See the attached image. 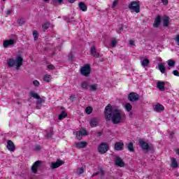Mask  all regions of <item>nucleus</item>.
<instances>
[{"instance_id":"40","label":"nucleus","mask_w":179,"mask_h":179,"mask_svg":"<svg viewBox=\"0 0 179 179\" xmlns=\"http://www.w3.org/2000/svg\"><path fill=\"white\" fill-rule=\"evenodd\" d=\"M33 36H34V38H38V34L37 33L36 31H33Z\"/></svg>"},{"instance_id":"41","label":"nucleus","mask_w":179,"mask_h":179,"mask_svg":"<svg viewBox=\"0 0 179 179\" xmlns=\"http://www.w3.org/2000/svg\"><path fill=\"white\" fill-rule=\"evenodd\" d=\"M48 69H50L51 71H53V69H55V66L52 64H49L48 66Z\"/></svg>"},{"instance_id":"10","label":"nucleus","mask_w":179,"mask_h":179,"mask_svg":"<svg viewBox=\"0 0 179 179\" xmlns=\"http://www.w3.org/2000/svg\"><path fill=\"white\" fill-rule=\"evenodd\" d=\"M65 162L58 159L56 162H52L50 168L53 170L55 169H58V167L62 166V164H64Z\"/></svg>"},{"instance_id":"32","label":"nucleus","mask_w":179,"mask_h":179,"mask_svg":"<svg viewBox=\"0 0 179 179\" xmlns=\"http://www.w3.org/2000/svg\"><path fill=\"white\" fill-rule=\"evenodd\" d=\"M43 31H45V30H48V27H50V22H45L43 25Z\"/></svg>"},{"instance_id":"46","label":"nucleus","mask_w":179,"mask_h":179,"mask_svg":"<svg viewBox=\"0 0 179 179\" xmlns=\"http://www.w3.org/2000/svg\"><path fill=\"white\" fill-rule=\"evenodd\" d=\"M13 13V10H8L6 12V13L7 15H10V14Z\"/></svg>"},{"instance_id":"18","label":"nucleus","mask_w":179,"mask_h":179,"mask_svg":"<svg viewBox=\"0 0 179 179\" xmlns=\"http://www.w3.org/2000/svg\"><path fill=\"white\" fill-rule=\"evenodd\" d=\"M86 146H87V143L85 141H82V142L76 143V147L78 149H83V148H86Z\"/></svg>"},{"instance_id":"50","label":"nucleus","mask_w":179,"mask_h":179,"mask_svg":"<svg viewBox=\"0 0 179 179\" xmlns=\"http://www.w3.org/2000/svg\"><path fill=\"white\" fill-rule=\"evenodd\" d=\"M70 100L73 102V100H75V99H76V96H75V95H72L70 96Z\"/></svg>"},{"instance_id":"53","label":"nucleus","mask_w":179,"mask_h":179,"mask_svg":"<svg viewBox=\"0 0 179 179\" xmlns=\"http://www.w3.org/2000/svg\"><path fill=\"white\" fill-rule=\"evenodd\" d=\"M99 172H95L93 173L92 177H96V176H99Z\"/></svg>"},{"instance_id":"44","label":"nucleus","mask_w":179,"mask_h":179,"mask_svg":"<svg viewBox=\"0 0 179 179\" xmlns=\"http://www.w3.org/2000/svg\"><path fill=\"white\" fill-rule=\"evenodd\" d=\"M117 3H118V1L115 0L113 1V5H112V8H115V6H117Z\"/></svg>"},{"instance_id":"14","label":"nucleus","mask_w":179,"mask_h":179,"mask_svg":"<svg viewBox=\"0 0 179 179\" xmlns=\"http://www.w3.org/2000/svg\"><path fill=\"white\" fill-rule=\"evenodd\" d=\"M114 148L115 150H117V152L120 150H124V143L120 141L116 142L115 143Z\"/></svg>"},{"instance_id":"20","label":"nucleus","mask_w":179,"mask_h":179,"mask_svg":"<svg viewBox=\"0 0 179 179\" xmlns=\"http://www.w3.org/2000/svg\"><path fill=\"white\" fill-rule=\"evenodd\" d=\"M99 124V121L97 120V118H93L90 122V125L92 127V128H94V127H97Z\"/></svg>"},{"instance_id":"51","label":"nucleus","mask_w":179,"mask_h":179,"mask_svg":"<svg viewBox=\"0 0 179 179\" xmlns=\"http://www.w3.org/2000/svg\"><path fill=\"white\" fill-rule=\"evenodd\" d=\"M83 167L79 168V174H83Z\"/></svg>"},{"instance_id":"61","label":"nucleus","mask_w":179,"mask_h":179,"mask_svg":"<svg viewBox=\"0 0 179 179\" xmlns=\"http://www.w3.org/2000/svg\"><path fill=\"white\" fill-rule=\"evenodd\" d=\"M50 0H43L44 2H48Z\"/></svg>"},{"instance_id":"1","label":"nucleus","mask_w":179,"mask_h":179,"mask_svg":"<svg viewBox=\"0 0 179 179\" xmlns=\"http://www.w3.org/2000/svg\"><path fill=\"white\" fill-rule=\"evenodd\" d=\"M104 114L106 121H111L116 125L121 124L127 119V116L122 110L117 107H113L110 103L105 108Z\"/></svg>"},{"instance_id":"34","label":"nucleus","mask_w":179,"mask_h":179,"mask_svg":"<svg viewBox=\"0 0 179 179\" xmlns=\"http://www.w3.org/2000/svg\"><path fill=\"white\" fill-rule=\"evenodd\" d=\"M88 87H89V83H87V82L85 81L81 83V87L83 89H87Z\"/></svg>"},{"instance_id":"45","label":"nucleus","mask_w":179,"mask_h":179,"mask_svg":"<svg viewBox=\"0 0 179 179\" xmlns=\"http://www.w3.org/2000/svg\"><path fill=\"white\" fill-rule=\"evenodd\" d=\"M173 74L175 76H179V72H178V71H177V70H174V71H173Z\"/></svg>"},{"instance_id":"24","label":"nucleus","mask_w":179,"mask_h":179,"mask_svg":"<svg viewBox=\"0 0 179 179\" xmlns=\"http://www.w3.org/2000/svg\"><path fill=\"white\" fill-rule=\"evenodd\" d=\"M155 111H157V113H159L160 111H164V106H163V105L161 104H157L155 105Z\"/></svg>"},{"instance_id":"5","label":"nucleus","mask_w":179,"mask_h":179,"mask_svg":"<svg viewBox=\"0 0 179 179\" xmlns=\"http://www.w3.org/2000/svg\"><path fill=\"white\" fill-rule=\"evenodd\" d=\"M129 10L139 13L141 12V3L139 1H131L128 6Z\"/></svg>"},{"instance_id":"38","label":"nucleus","mask_w":179,"mask_h":179,"mask_svg":"<svg viewBox=\"0 0 179 179\" xmlns=\"http://www.w3.org/2000/svg\"><path fill=\"white\" fill-rule=\"evenodd\" d=\"M117 45V40L115 38H113L111 41V47H115Z\"/></svg>"},{"instance_id":"33","label":"nucleus","mask_w":179,"mask_h":179,"mask_svg":"<svg viewBox=\"0 0 179 179\" xmlns=\"http://www.w3.org/2000/svg\"><path fill=\"white\" fill-rule=\"evenodd\" d=\"M92 111H93V108H92V106H88L85 109V113L87 114H92Z\"/></svg>"},{"instance_id":"12","label":"nucleus","mask_w":179,"mask_h":179,"mask_svg":"<svg viewBox=\"0 0 179 179\" xmlns=\"http://www.w3.org/2000/svg\"><path fill=\"white\" fill-rule=\"evenodd\" d=\"M13 45H15V39L6 40L3 43V47H4V48L13 47Z\"/></svg>"},{"instance_id":"7","label":"nucleus","mask_w":179,"mask_h":179,"mask_svg":"<svg viewBox=\"0 0 179 179\" xmlns=\"http://www.w3.org/2000/svg\"><path fill=\"white\" fill-rule=\"evenodd\" d=\"M41 164H43V162L41 161L35 162L33 166L31 167V170L32 173H34V174H37V171H38L37 169H38L40 166H41Z\"/></svg>"},{"instance_id":"29","label":"nucleus","mask_w":179,"mask_h":179,"mask_svg":"<svg viewBox=\"0 0 179 179\" xmlns=\"http://www.w3.org/2000/svg\"><path fill=\"white\" fill-rule=\"evenodd\" d=\"M124 108L126 110H127L129 113L130 111L132 110V105H131V103H127L124 105Z\"/></svg>"},{"instance_id":"56","label":"nucleus","mask_w":179,"mask_h":179,"mask_svg":"<svg viewBox=\"0 0 179 179\" xmlns=\"http://www.w3.org/2000/svg\"><path fill=\"white\" fill-rule=\"evenodd\" d=\"M100 173L101 176H104V171H103V169H101Z\"/></svg>"},{"instance_id":"39","label":"nucleus","mask_w":179,"mask_h":179,"mask_svg":"<svg viewBox=\"0 0 179 179\" xmlns=\"http://www.w3.org/2000/svg\"><path fill=\"white\" fill-rule=\"evenodd\" d=\"M33 85H34L36 87H38L40 86V82H38V80H35L33 82Z\"/></svg>"},{"instance_id":"63","label":"nucleus","mask_w":179,"mask_h":179,"mask_svg":"<svg viewBox=\"0 0 179 179\" xmlns=\"http://www.w3.org/2000/svg\"><path fill=\"white\" fill-rule=\"evenodd\" d=\"M17 104H20V102H17Z\"/></svg>"},{"instance_id":"36","label":"nucleus","mask_w":179,"mask_h":179,"mask_svg":"<svg viewBox=\"0 0 179 179\" xmlns=\"http://www.w3.org/2000/svg\"><path fill=\"white\" fill-rule=\"evenodd\" d=\"M90 90L91 92H95V90H97V87L96 86V85H92L90 87Z\"/></svg>"},{"instance_id":"25","label":"nucleus","mask_w":179,"mask_h":179,"mask_svg":"<svg viewBox=\"0 0 179 179\" xmlns=\"http://www.w3.org/2000/svg\"><path fill=\"white\" fill-rule=\"evenodd\" d=\"M167 64L169 68H174L176 66V61L173 59H169Z\"/></svg>"},{"instance_id":"59","label":"nucleus","mask_w":179,"mask_h":179,"mask_svg":"<svg viewBox=\"0 0 179 179\" xmlns=\"http://www.w3.org/2000/svg\"><path fill=\"white\" fill-rule=\"evenodd\" d=\"M75 1H76V0H69V2H70V3H73V2H75Z\"/></svg>"},{"instance_id":"15","label":"nucleus","mask_w":179,"mask_h":179,"mask_svg":"<svg viewBox=\"0 0 179 179\" xmlns=\"http://www.w3.org/2000/svg\"><path fill=\"white\" fill-rule=\"evenodd\" d=\"M91 55L92 57H94V58H100V53L96 50L95 46L91 47Z\"/></svg>"},{"instance_id":"37","label":"nucleus","mask_w":179,"mask_h":179,"mask_svg":"<svg viewBox=\"0 0 179 179\" xmlns=\"http://www.w3.org/2000/svg\"><path fill=\"white\" fill-rule=\"evenodd\" d=\"M64 19L66 22H67L68 23L72 22L73 17H64Z\"/></svg>"},{"instance_id":"52","label":"nucleus","mask_w":179,"mask_h":179,"mask_svg":"<svg viewBox=\"0 0 179 179\" xmlns=\"http://www.w3.org/2000/svg\"><path fill=\"white\" fill-rule=\"evenodd\" d=\"M129 44H130L131 45H135V41L131 40V41H129Z\"/></svg>"},{"instance_id":"31","label":"nucleus","mask_w":179,"mask_h":179,"mask_svg":"<svg viewBox=\"0 0 179 179\" xmlns=\"http://www.w3.org/2000/svg\"><path fill=\"white\" fill-rule=\"evenodd\" d=\"M141 65L142 66H148L149 65V59H143V61L141 62Z\"/></svg>"},{"instance_id":"22","label":"nucleus","mask_w":179,"mask_h":179,"mask_svg":"<svg viewBox=\"0 0 179 179\" xmlns=\"http://www.w3.org/2000/svg\"><path fill=\"white\" fill-rule=\"evenodd\" d=\"M171 167H172L173 169H177V167H178V162H177L176 158H171Z\"/></svg>"},{"instance_id":"30","label":"nucleus","mask_w":179,"mask_h":179,"mask_svg":"<svg viewBox=\"0 0 179 179\" xmlns=\"http://www.w3.org/2000/svg\"><path fill=\"white\" fill-rule=\"evenodd\" d=\"M68 115V114L66 113V112L65 111H62L60 115H59V120H62L63 118H65V117H66Z\"/></svg>"},{"instance_id":"28","label":"nucleus","mask_w":179,"mask_h":179,"mask_svg":"<svg viewBox=\"0 0 179 179\" xmlns=\"http://www.w3.org/2000/svg\"><path fill=\"white\" fill-rule=\"evenodd\" d=\"M43 80L44 82H46L47 83H50L51 80V76L46 74L43 76Z\"/></svg>"},{"instance_id":"23","label":"nucleus","mask_w":179,"mask_h":179,"mask_svg":"<svg viewBox=\"0 0 179 179\" xmlns=\"http://www.w3.org/2000/svg\"><path fill=\"white\" fill-rule=\"evenodd\" d=\"M163 26L164 27H167L169 26V24H170V18H169V17L165 16L163 18Z\"/></svg>"},{"instance_id":"8","label":"nucleus","mask_w":179,"mask_h":179,"mask_svg":"<svg viewBox=\"0 0 179 179\" xmlns=\"http://www.w3.org/2000/svg\"><path fill=\"white\" fill-rule=\"evenodd\" d=\"M128 100L129 101H138L139 100V94L136 92H130L128 95Z\"/></svg>"},{"instance_id":"16","label":"nucleus","mask_w":179,"mask_h":179,"mask_svg":"<svg viewBox=\"0 0 179 179\" xmlns=\"http://www.w3.org/2000/svg\"><path fill=\"white\" fill-rule=\"evenodd\" d=\"M165 83L163 81H159L157 83V87L159 89L160 92H164L166 90V88L164 87Z\"/></svg>"},{"instance_id":"54","label":"nucleus","mask_w":179,"mask_h":179,"mask_svg":"<svg viewBox=\"0 0 179 179\" xmlns=\"http://www.w3.org/2000/svg\"><path fill=\"white\" fill-rule=\"evenodd\" d=\"M132 115H133V113H132V112H129V117H130V118H132Z\"/></svg>"},{"instance_id":"2","label":"nucleus","mask_w":179,"mask_h":179,"mask_svg":"<svg viewBox=\"0 0 179 179\" xmlns=\"http://www.w3.org/2000/svg\"><path fill=\"white\" fill-rule=\"evenodd\" d=\"M7 64L9 68H13L15 65L16 69L19 71L20 66L23 65V57L17 55L15 60L13 58H10L7 61Z\"/></svg>"},{"instance_id":"35","label":"nucleus","mask_w":179,"mask_h":179,"mask_svg":"<svg viewBox=\"0 0 179 179\" xmlns=\"http://www.w3.org/2000/svg\"><path fill=\"white\" fill-rule=\"evenodd\" d=\"M24 23H25L24 19L20 18V19H18V20H17V24H18L20 26H23V24H24Z\"/></svg>"},{"instance_id":"17","label":"nucleus","mask_w":179,"mask_h":179,"mask_svg":"<svg viewBox=\"0 0 179 179\" xmlns=\"http://www.w3.org/2000/svg\"><path fill=\"white\" fill-rule=\"evenodd\" d=\"M160 23H162V18L160 17V15H157L155 18V23L153 24V27H159V26H160Z\"/></svg>"},{"instance_id":"9","label":"nucleus","mask_w":179,"mask_h":179,"mask_svg":"<svg viewBox=\"0 0 179 179\" xmlns=\"http://www.w3.org/2000/svg\"><path fill=\"white\" fill-rule=\"evenodd\" d=\"M139 143H140V146L143 150L148 151V150H152V149H153V148L151 145H149V144L148 143H146L145 141H141L139 142Z\"/></svg>"},{"instance_id":"13","label":"nucleus","mask_w":179,"mask_h":179,"mask_svg":"<svg viewBox=\"0 0 179 179\" xmlns=\"http://www.w3.org/2000/svg\"><path fill=\"white\" fill-rule=\"evenodd\" d=\"M115 163L118 167H124V166H125V162L118 156L115 157Z\"/></svg>"},{"instance_id":"11","label":"nucleus","mask_w":179,"mask_h":179,"mask_svg":"<svg viewBox=\"0 0 179 179\" xmlns=\"http://www.w3.org/2000/svg\"><path fill=\"white\" fill-rule=\"evenodd\" d=\"M6 148L10 152H15L16 150V145H15V143L11 140L7 141Z\"/></svg>"},{"instance_id":"3","label":"nucleus","mask_w":179,"mask_h":179,"mask_svg":"<svg viewBox=\"0 0 179 179\" xmlns=\"http://www.w3.org/2000/svg\"><path fill=\"white\" fill-rule=\"evenodd\" d=\"M29 95L31 96V97H33V99H36V108L37 110H40V108H41L43 103H45V97H41L40 95H38V94L36 93L34 91H31L29 92Z\"/></svg>"},{"instance_id":"48","label":"nucleus","mask_w":179,"mask_h":179,"mask_svg":"<svg viewBox=\"0 0 179 179\" xmlns=\"http://www.w3.org/2000/svg\"><path fill=\"white\" fill-rule=\"evenodd\" d=\"M69 61H73V55L72 54L69 55Z\"/></svg>"},{"instance_id":"64","label":"nucleus","mask_w":179,"mask_h":179,"mask_svg":"<svg viewBox=\"0 0 179 179\" xmlns=\"http://www.w3.org/2000/svg\"><path fill=\"white\" fill-rule=\"evenodd\" d=\"M3 1H6V0H3Z\"/></svg>"},{"instance_id":"6","label":"nucleus","mask_w":179,"mask_h":179,"mask_svg":"<svg viewBox=\"0 0 179 179\" xmlns=\"http://www.w3.org/2000/svg\"><path fill=\"white\" fill-rule=\"evenodd\" d=\"M109 146L107 143H101L98 146V152L101 153V155H104V153H107L108 151Z\"/></svg>"},{"instance_id":"26","label":"nucleus","mask_w":179,"mask_h":179,"mask_svg":"<svg viewBox=\"0 0 179 179\" xmlns=\"http://www.w3.org/2000/svg\"><path fill=\"white\" fill-rule=\"evenodd\" d=\"M127 149H128L129 151L134 153V152H135V148H134V143H132L131 142L127 144Z\"/></svg>"},{"instance_id":"43","label":"nucleus","mask_w":179,"mask_h":179,"mask_svg":"<svg viewBox=\"0 0 179 179\" xmlns=\"http://www.w3.org/2000/svg\"><path fill=\"white\" fill-rule=\"evenodd\" d=\"M34 150H36L38 152H40V150H41V146L40 145H36L35 146V148H34Z\"/></svg>"},{"instance_id":"58","label":"nucleus","mask_w":179,"mask_h":179,"mask_svg":"<svg viewBox=\"0 0 179 179\" xmlns=\"http://www.w3.org/2000/svg\"><path fill=\"white\" fill-rule=\"evenodd\" d=\"M101 135H103V132L101 131L98 132V136H101Z\"/></svg>"},{"instance_id":"4","label":"nucleus","mask_w":179,"mask_h":179,"mask_svg":"<svg viewBox=\"0 0 179 179\" xmlns=\"http://www.w3.org/2000/svg\"><path fill=\"white\" fill-rule=\"evenodd\" d=\"M80 72L83 76H85L86 78L90 76V73L92 72V67L90 66V64H85L80 68Z\"/></svg>"},{"instance_id":"19","label":"nucleus","mask_w":179,"mask_h":179,"mask_svg":"<svg viewBox=\"0 0 179 179\" xmlns=\"http://www.w3.org/2000/svg\"><path fill=\"white\" fill-rule=\"evenodd\" d=\"M78 8L82 10L83 12H86L87 10V6H86V3L83 2H80L78 4Z\"/></svg>"},{"instance_id":"49","label":"nucleus","mask_w":179,"mask_h":179,"mask_svg":"<svg viewBox=\"0 0 179 179\" xmlns=\"http://www.w3.org/2000/svg\"><path fill=\"white\" fill-rule=\"evenodd\" d=\"M124 30V24H122V26L119 28V31L118 33H121Z\"/></svg>"},{"instance_id":"42","label":"nucleus","mask_w":179,"mask_h":179,"mask_svg":"<svg viewBox=\"0 0 179 179\" xmlns=\"http://www.w3.org/2000/svg\"><path fill=\"white\" fill-rule=\"evenodd\" d=\"M76 135L77 139H78L79 141H80V139H82L81 134H79V133H78V131L76 133Z\"/></svg>"},{"instance_id":"21","label":"nucleus","mask_w":179,"mask_h":179,"mask_svg":"<svg viewBox=\"0 0 179 179\" xmlns=\"http://www.w3.org/2000/svg\"><path fill=\"white\" fill-rule=\"evenodd\" d=\"M158 69L160 71L161 73H166V66H164V64L163 63H159L158 64Z\"/></svg>"},{"instance_id":"47","label":"nucleus","mask_w":179,"mask_h":179,"mask_svg":"<svg viewBox=\"0 0 179 179\" xmlns=\"http://www.w3.org/2000/svg\"><path fill=\"white\" fill-rule=\"evenodd\" d=\"M162 3L164 5H168L169 4V0H162Z\"/></svg>"},{"instance_id":"62","label":"nucleus","mask_w":179,"mask_h":179,"mask_svg":"<svg viewBox=\"0 0 179 179\" xmlns=\"http://www.w3.org/2000/svg\"><path fill=\"white\" fill-rule=\"evenodd\" d=\"M171 135H174V132H172V133H171Z\"/></svg>"},{"instance_id":"60","label":"nucleus","mask_w":179,"mask_h":179,"mask_svg":"<svg viewBox=\"0 0 179 179\" xmlns=\"http://www.w3.org/2000/svg\"><path fill=\"white\" fill-rule=\"evenodd\" d=\"M176 155H179V149L176 150Z\"/></svg>"},{"instance_id":"27","label":"nucleus","mask_w":179,"mask_h":179,"mask_svg":"<svg viewBox=\"0 0 179 179\" xmlns=\"http://www.w3.org/2000/svg\"><path fill=\"white\" fill-rule=\"evenodd\" d=\"M78 134H79L81 136H87V131H86L85 129H82L80 131H77Z\"/></svg>"},{"instance_id":"57","label":"nucleus","mask_w":179,"mask_h":179,"mask_svg":"<svg viewBox=\"0 0 179 179\" xmlns=\"http://www.w3.org/2000/svg\"><path fill=\"white\" fill-rule=\"evenodd\" d=\"M62 1L64 0H57L59 5H61V3H62Z\"/></svg>"},{"instance_id":"55","label":"nucleus","mask_w":179,"mask_h":179,"mask_svg":"<svg viewBox=\"0 0 179 179\" xmlns=\"http://www.w3.org/2000/svg\"><path fill=\"white\" fill-rule=\"evenodd\" d=\"M51 136H52V134H48L47 136H46V138H51Z\"/></svg>"}]
</instances>
